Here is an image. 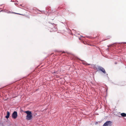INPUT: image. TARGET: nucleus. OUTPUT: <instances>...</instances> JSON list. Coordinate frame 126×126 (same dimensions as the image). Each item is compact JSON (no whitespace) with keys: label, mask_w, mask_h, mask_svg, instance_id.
<instances>
[{"label":"nucleus","mask_w":126,"mask_h":126,"mask_svg":"<svg viewBox=\"0 0 126 126\" xmlns=\"http://www.w3.org/2000/svg\"><path fill=\"white\" fill-rule=\"evenodd\" d=\"M121 115L123 117H125L126 116V114L124 113H121Z\"/></svg>","instance_id":"6"},{"label":"nucleus","mask_w":126,"mask_h":126,"mask_svg":"<svg viewBox=\"0 0 126 126\" xmlns=\"http://www.w3.org/2000/svg\"><path fill=\"white\" fill-rule=\"evenodd\" d=\"M53 29H55V28H54V27H53Z\"/></svg>","instance_id":"9"},{"label":"nucleus","mask_w":126,"mask_h":126,"mask_svg":"<svg viewBox=\"0 0 126 126\" xmlns=\"http://www.w3.org/2000/svg\"><path fill=\"white\" fill-rule=\"evenodd\" d=\"M12 13H13L15 14H18V15H21V14H19V13H13V12H12Z\"/></svg>","instance_id":"7"},{"label":"nucleus","mask_w":126,"mask_h":126,"mask_svg":"<svg viewBox=\"0 0 126 126\" xmlns=\"http://www.w3.org/2000/svg\"><path fill=\"white\" fill-rule=\"evenodd\" d=\"M24 112L27 114L26 119L28 120H31L32 117V115L31 111L28 110L25 111Z\"/></svg>","instance_id":"1"},{"label":"nucleus","mask_w":126,"mask_h":126,"mask_svg":"<svg viewBox=\"0 0 126 126\" xmlns=\"http://www.w3.org/2000/svg\"><path fill=\"white\" fill-rule=\"evenodd\" d=\"M94 68L95 70H97V69H98L99 70L102 71L103 73L104 74L106 73V72L105 69L102 67L98 66L97 67H95Z\"/></svg>","instance_id":"2"},{"label":"nucleus","mask_w":126,"mask_h":126,"mask_svg":"<svg viewBox=\"0 0 126 126\" xmlns=\"http://www.w3.org/2000/svg\"><path fill=\"white\" fill-rule=\"evenodd\" d=\"M7 114L6 116H5V117L6 118L8 119L9 117L10 113V112L8 111H7Z\"/></svg>","instance_id":"5"},{"label":"nucleus","mask_w":126,"mask_h":126,"mask_svg":"<svg viewBox=\"0 0 126 126\" xmlns=\"http://www.w3.org/2000/svg\"><path fill=\"white\" fill-rule=\"evenodd\" d=\"M111 122L110 121H106L103 125V126H111Z\"/></svg>","instance_id":"3"},{"label":"nucleus","mask_w":126,"mask_h":126,"mask_svg":"<svg viewBox=\"0 0 126 126\" xmlns=\"http://www.w3.org/2000/svg\"><path fill=\"white\" fill-rule=\"evenodd\" d=\"M123 43L124 44H126V42H124Z\"/></svg>","instance_id":"8"},{"label":"nucleus","mask_w":126,"mask_h":126,"mask_svg":"<svg viewBox=\"0 0 126 126\" xmlns=\"http://www.w3.org/2000/svg\"><path fill=\"white\" fill-rule=\"evenodd\" d=\"M17 116V112L16 111H14L12 114V117L14 119H15Z\"/></svg>","instance_id":"4"}]
</instances>
